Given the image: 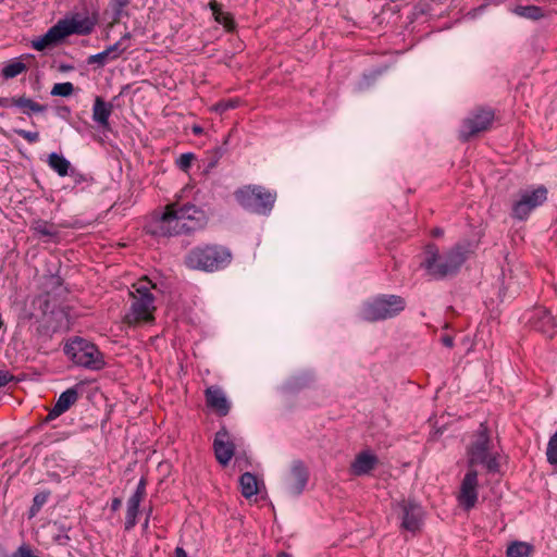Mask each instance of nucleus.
I'll return each mask as SVG.
<instances>
[{
    "instance_id": "nucleus-9",
    "label": "nucleus",
    "mask_w": 557,
    "mask_h": 557,
    "mask_svg": "<svg viewBox=\"0 0 557 557\" xmlns=\"http://www.w3.org/2000/svg\"><path fill=\"white\" fill-rule=\"evenodd\" d=\"M64 354L77 366L100 370L106 362L98 347L87 339L75 337L64 346Z\"/></svg>"
},
{
    "instance_id": "nucleus-24",
    "label": "nucleus",
    "mask_w": 557,
    "mask_h": 557,
    "mask_svg": "<svg viewBox=\"0 0 557 557\" xmlns=\"http://www.w3.org/2000/svg\"><path fill=\"white\" fill-rule=\"evenodd\" d=\"M512 13L532 21H537L544 16L542 9L537 5H517L512 9Z\"/></svg>"
},
{
    "instance_id": "nucleus-36",
    "label": "nucleus",
    "mask_w": 557,
    "mask_h": 557,
    "mask_svg": "<svg viewBox=\"0 0 557 557\" xmlns=\"http://www.w3.org/2000/svg\"><path fill=\"white\" fill-rule=\"evenodd\" d=\"M127 47H122V40H119L114 45L109 46L106 51L108 52L111 60H114L120 57V54L125 51Z\"/></svg>"
},
{
    "instance_id": "nucleus-18",
    "label": "nucleus",
    "mask_w": 557,
    "mask_h": 557,
    "mask_svg": "<svg viewBox=\"0 0 557 557\" xmlns=\"http://www.w3.org/2000/svg\"><path fill=\"white\" fill-rule=\"evenodd\" d=\"M78 400L77 387H71L61 393L53 408L49 411L47 420H53L67 411Z\"/></svg>"
},
{
    "instance_id": "nucleus-17",
    "label": "nucleus",
    "mask_w": 557,
    "mask_h": 557,
    "mask_svg": "<svg viewBox=\"0 0 557 557\" xmlns=\"http://www.w3.org/2000/svg\"><path fill=\"white\" fill-rule=\"evenodd\" d=\"M379 463L377 457L368 451L359 453L350 465V472L354 475L362 476L369 474Z\"/></svg>"
},
{
    "instance_id": "nucleus-46",
    "label": "nucleus",
    "mask_w": 557,
    "mask_h": 557,
    "mask_svg": "<svg viewBox=\"0 0 557 557\" xmlns=\"http://www.w3.org/2000/svg\"><path fill=\"white\" fill-rule=\"evenodd\" d=\"M191 132L194 135L199 136L203 134V128L200 125H193Z\"/></svg>"
},
{
    "instance_id": "nucleus-31",
    "label": "nucleus",
    "mask_w": 557,
    "mask_h": 557,
    "mask_svg": "<svg viewBox=\"0 0 557 557\" xmlns=\"http://www.w3.org/2000/svg\"><path fill=\"white\" fill-rule=\"evenodd\" d=\"M74 91V85L70 82L57 83L53 85L51 96L70 97Z\"/></svg>"
},
{
    "instance_id": "nucleus-23",
    "label": "nucleus",
    "mask_w": 557,
    "mask_h": 557,
    "mask_svg": "<svg viewBox=\"0 0 557 557\" xmlns=\"http://www.w3.org/2000/svg\"><path fill=\"white\" fill-rule=\"evenodd\" d=\"M48 165L60 176H66L71 169L70 161L57 152H51L48 156Z\"/></svg>"
},
{
    "instance_id": "nucleus-41",
    "label": "nucleus",
    "mask_w": 557,
    "mask_h": 557,
    "mask_svg": "<svg viewBox=\"0 0 557 557\" xmlns=\"http://www.w3.org/2000/svg\"><path fill=\"white\" fill-rule=\"evenodd\" d=\"M14 380V375L9 371L0 370V388L5 386L8 383Z\"/></svg>"
},
{
    "instance_id": "nucleus-43",
    "label": "nucleus",
    "mask_w": 557,
    "mask_h": 557,
    "mask_svg": "<svg viewBox=\"0 0 557 557\" xmlns=\"http://www.w3.org/2000/svg\"><path fill=\"white\" fill-rule=\"evenodd\" d=\"M41 507H39L37 504L33 502L30 508H29V517H35L39 511Z\"/></svg>"
},
{
    "instance_id": "nucleus-44",
    "label": "nucleus",
    "mask_w": 557,
    "mask_h": 557,
    "mask_svg": "<svg viewBox=\"0 0 557 557\" xmlns=\"http://www.w3.org/2000/svg\"><path fill=\"white\" fill-rule=\"evenodd\" d=\"M122 505V500L120 498H113L111 503V510L117 511Z\"/></svg>"
},
{
    "instance_id": "nucleus-48",
    "label": "nucleus",
    "mask_w": 557,
    "mask_h": 557,
    "mask_svg": "<svg viewBox=\"0 0 557 557\" xmlns=\"http://www.w3.org/2000/svg\"><path fill=\"white\" fill-rule=\"evenodd\" d=\"M444 234V231L440 227H435L433 231H432V235L435 236V237H440Z\"/></svg>"
},
{
    "instance_id": "nucleus-11",
    "label": "nucleus",
    "mask_w": 557,
    "mask_h": 557,
    "mask_svg": "<svg viewBox=\"0 0 557 557\" xmlns=\"http://www.w3.org/2000/svg\"><path fill=\"white\" fill-rule=\"evenodd\" d=\"M546 199L547 189L544 186L522 193L520 199L512 206V216L518 220H525L530 212L541 206Z\"/></svg>"
},
{
    "instance_id": "nucleus-33",
    "label": "nucleus",
    "mask_w": 557,
    "mask_h": 557,
    "mask_svg": "<svg viewBox=\"0 0 557 557\" xmlns=\"http://www.w3.org/2000/svg\"><path fill=\"white\" fill-rule=\"evenodd\" d=\"M195 159V154L191 152H186L180 156V158L176 160V164L180 168V170L187 172L190 166L191 162Z\"/></svg>"
},
{
    "instance_id": "nucleus-30",
    "label": "nucleus",
    "mask_w": 557,
    "mask_h": 557,
    "mask_svg": "<svg viewBox=\"0 0 557 557\" xmlns=\"http://www.w3.org/2000/svg\"><path fill=\"white\" fill-rule=\"evenodd\" d=\"M546 458L548 463L557 466V431L549 437L546 448Z\"/></svg>"
},
{
    "instance_id": "nucleus-3",
    "label": "nucleus",
    "mask_w": 557,
    "mask_h": 557,
    "mask_svg": "<svg viewBox=\"0 0 557 557\" xmlns=\"http://www.w3.org/2000/svg\"><path fill=\"white\" fill-rule=\"evenodd\" d=\"M233 260L231 250L219 244H201L193 247L184 256V264L189 270L213 273L227 268Z\"/></svg>"
},
{
    "instance_id": "nucleus-51",
    "label": "nucleus",
    "mask_w": 557,
    "mask_h": 557,
    "mask_svg": "<svg viewBox=\"0 0 557 557\" xmlns=\"http://www.w3.org/2000/svg\"><path fill=\"white\" fill-rule=\"evenodd\" d=\"M148 522H149V516L147 517L145 523H144V527H148Z\"/></svg>"
},
{
    "instance_id": "nucleus-38",
    "label": "nucleus",
    "mask_w": 557,
    "mask_h": 557,
    "mask_svg": "<svg viewBox=\"0 0 557 557\" xmlns=\"http://www.w3.org/2000/svg\"><path fill=\"white\" fill-rule=\"evenodd\" d=\"M225 150L222 147L215 148L209 156L208 159V169H213L223 157Z\"/></svg>"
},
{
    "instance_id": "nucleus-37",
    "label": "nucleus",
    "mask_w": 557,
    "mask_h": 557,
    "mask_svg": "<svg viewBox=\"0 0 557 557\" xmlns=\"http://www.w3.org/2000/svg\"><path fill=\"white\" fill-rule=\"evenodd\" d=\"M14 133L18 136L23 137L25 140H27L29 144H35L39 140V133L38 132H29L22 128L14 129Z\"/></svg>"
},
{
    "instance_id": "nucleus-45",
    "label": "nucleus",
    "mask_w": 557,
    "mask_h": 557,
    "mask_svg": "<svg viewBox=\"0 0 557 557\" xmlns=\"http://www.w3.org/2000/svg\"><path fill=\"white\" fill-rule=\"evenodd\" d=\"M174 557H187V553L183 547H176L174 552Z\"/></svg>"
},
{
    "instance_id": "nucleus-1",
    "label": "nucleus",
    "mask_w": 557,
    "mask_h": 557,
    "mask_svg": "<svg viewBox=\"0 0 557 557\" xmlns=\"http://www.w3.org/2000/svg\"><path fill=\"white\" fill-rule=\"evenodd\" d=\"M208 219L203 210L195 205L170 203L161 213H156L147 225L154 237H173L202 230Z\"/></svg>"
},
{
    "instance_id": "nucleus-21",
    "label": "nucleus",
    "mask_w": 557,
    "mask_h": 557,
    "mask_svg": "<svg viewBox=\"0 0 557 557\" xmlns=\"http://www.w3.org/2000/svg\"><path fill=\"white\" fill-rule=\"evenodd\" d=\"M10 107L18 108L23 114H26L28 116L32 115L33 113H42L47 109L46 106L40 104L25 96L12 97Z\"/></svg>"
},
{
    "instance_id": "nucleus-8",
    "label": "nucleus",
    "mask_w": 557,
    "mask_h": 557,
    "mask_svg": "<svg viewBox=\"0 0 557 557\" xmlns=\"http://www.w3.org/2000/svg\"><path fill=\"white\" fill-rule=\"evenodd\" d=\"M234 197L245 210L261 215L269 214L276 200L275 193L260 185H247L238 188L235 190Z\"/></svg>"
},
{
    "instance_id": "nucleus-19",
    "label": "nucleus",
    "mask_w": 557,
    "mask_h": 557,
    "mask_svg": "<svg viewBox=\"0 0 557 557\" xmlns=\"http://www.w3.org/2000/svg\"><path fill=\"white\" fill-rule=\"evenodd\" d=\"M531 324L536 331L547 337H553L556 324L554 317L548 310L543 308L535 309L531 317Z\"/></svg>"
},
{
    "instance_id": "nucleus-2",
    "label": "nucleus",
    "mask_w": 557,
    "mask_h": 557,
    "mask_svg": "<svg viewBox=\"0 0 557 557\" xmlns=\"http://www.w3.org/2000/svg\"><path fill=\"white\" fill-rule=\"evenodd\" d=\"M468 250L462 245H455L444 253H440L434 244H429L424 250L421 267L434 280H443L456 275L467 260Z\"/></svg>"
},
{
    "instance_id": "nucleus-26",
    "label": "nucleus",
    "mask_w": 557,
    "mask_h": 557,
    "mask_svg": "<svg viewBox=\"0 0 557 557\" xmlns=\"http://www.w3.org/2000/svg\"><path fill=\"white\" fill-rule=\"evenodd\" d=\"M139 505H140L139 502L128 498L126 517H125V525H124L126 531L132 530L136 525L137 516L139 512Z\"/></svg>"
},
{
    "instance_id": "nucleus-15",
    "label": "nucleus",
    "mask_w": 557,
    "mask_h": 557,
    "mask_svg": "<svg viewBox=\"0 0 557 557\" xmlns=\"http://www.w3.org/2000/svg\"><path fill=\"white\" fill-rule=\"evenodd\" d=\"M213 449L216 460L222 465L226 466L231 461L235 453V445L230 440L228 432L225 428H222L216 432L213 441Z\"/></svg>"
},
{
    "instance_id": "nucleus-35",
    "label": "nucleus",
    "mask_w": 557,
    "mask_h": 557,
    "mask_svg": "<svg viewBox=\"0 0 557 557\" xmlns=\"http://www.w3.org/2000/svg\"><path fill=\"white\" fill-rule=\"evenodd\" d=\"M146 485H147L146 479L141 478L137 484V487H136L134 494L129 498L141 503V500L146 496Z\"/></svg>"
},
{
    "instance_id": "nucleus-34",
    "label": "nucleus",
    "mask_w": 557,
    "mask_h": 557,
    "mask_svg": "<svg viewBox=\"0 0 557 557\" xmlns=\"http://www.w3.org/2000/svg\"><path fill=\"white\" fill-rule=\"evenodd\" d=\"M132 0H111L110 5L114 13V18L119 20L123 13L124 8H126Z\"/></svg>"
},
{
    "instance_id": "nucleus-14",
    "label": "nucleus",
    "mask_w": 557,
    "mask_h": 557,
    "mask_svg": "<svg viewBox=\"0 0 557 557\" xmlns=\"http://www.w3.org/2000/svg\"><path fill=\"white\" fill-rule=\"evenodd\" d=\"M309 472L307 467L300 460L292 463L289 473L285 478V490L292 496L300 495L308 483Z\"/></svg>"
},
{
    "instance_id": "nucleus-4",
    "label": "nucleus",
    "mask_w": 557,
    "mask_h": 557,
    "mask_svg": "<svg viewBox=\"0 0 557 557\" xmlns=\"http://www.w3.org/2000/svg\"><path fill=\"white\" fill-rule=\"evenodd\" d=\"M95 25L96 21L91 17L75 13L70 17L59 20L44 36L33 40L32 47L37 51H44L47 48L57 46L67 36L89 35L94 30Z\"/></svg>"
},
{
    "instance_id": "nucleus-13",
    "label": "nucleus",
    "mask_w": 557,
    "mask_h": 557,
    "mask_svg": "<svg viewBox=\"0 0 557 557\" xmlns=\"http://www.w3.org/2000/svg\"><path fill=\"white\" fill-rule=\"evenodd\" d=\"M398 507L400 509V527L412 533L419 531L423 522L422 507L412 500H403Z\"/></svg>"
},
{
    "instance_id": "nucleus-6",
    "label": "nucleus",
    "mask_w": 557,
    "mask_h": 557,
    "mask_svg": "<svg viewBox=\"0 0 557 557\" xmlns=\"http://www.w3.org/2000/svg\"><path fill=\"white\" fill-rule=\"evenodd\" d=\"M406 300L399 295H379L366 302L360 309V318L376 322L395 318L406 308Z\"/></svg>"
},
{
    "instance_id": "nucleus-27",
    "label": "nucleus",
    "mask_w": 557,
    "mask_h": 557,
    "mask_svg": "<svg viewBox=\"0 0 557 557\" xmlns=\"http://www.w3.org/2000/svg\"><path fill=\"white\" fill-rule=\"evenodd\" d=\"M532 546L524 542H513L507 548V557H530Z\"/></svg>"
},
{
    "instance_id": "nucleus-22",
    "label": "nucleus",
    "mask_w": 557,
    "mask_h": 557,
    "mask_svg": "<svg viewBox=\"0 0 557 557\" xmlns=\"http://www.w3.org/2000/svg\"><path fill=\"white\" fill-rule=\"evenodd\" d=\"M242 494L245 498H250L258 494V481L255 474L245 472L239 478Z\"/></svg>"
},
{
    "instance_id": "nucleus-50",
    "label": "nucleus",
    "mask_w": 557,
    "mask_h": 557,
    "mask_svg": "<svg viewBox=\"0 0 557 557\" xmlns=\"http://www.w3.org/2000/svg\"><path fill=\"white\" fill-rule=\"evenodd\" d=\"M276 557H290V555H288V554H287V553H285V552H281V553H278V554H277V556H276Z\"/></svg>"
},
{
    "instance_id": "nucleus-25",
    "label": "nucleus",
    "mask_w": 557,
    "mask_h": 557,
    "mask_svg": "<svg viewBox=\"0 0 557 557\" xmlns=\"http://www.w3.org/2000/svg\"><path fill=\"white\" fill-rule=\"evenodd\" d=\"M210 9L219 24H222L227 30H232L234 28L235 23L232 15L223 12L219 3L215 1L210 2Z\"/></svg>"
},
{
    "instance_id": "nucleus-20",
    "label": "nucleus",
    "mask_w": 557,
    "mask_h": 557,
    "mask_svg": "<svg viewBox=\"0 0 557 557\" xmlns=\"http://www.w3.org/2000/svg\"><path fill=\"white\" fill-rule=\"evenodd\" d=\"M113 106L110 102L104 101L100 96H97L92 106V120L101 128L109 131L110 122L109 117L112 114Z\"/></svg>"
},
{
    "instance_id": "nucleus-39",
    "label": "nucleus",
    "mask_w": 557,
    "mask_h": 557,
    "mask_svg": "<svg viewBox=\"0 0 557 557\" xmlns=\"http://www.w3.org/2000/svg\"><path fill=\"white\" fill-rule=\"evenodd\" d=\"M110 59L108 52L106 50L97 53V54H92L88 58L87 62L88 64H99V65H104V63Z\"/></svg>"
},
{
    "instance_id": "nucleus-40",
    "label": "nucleus",
    "mask_w": 557,
    "mask_h": 557,
    "mask_svg": "<svg viewBox=\"0 0 557 557\" xmlns=\"http://www.w3.org/2000/svg\"><path fill=\"white\" fill-rule=\"evenodd\" d=\"M49 496V491L40 492L34 496L33 502L42 508V506L47 503Z\"/></svg>"
},
{
    "instance_id": "nucleus-32",
    "label": "nucleus",
    "mask_w": 557,
    "mask_h": 557,
    "mask_svg": "<svg viewBox=\"0 0 557 557\" xmlns=\"http://www.w3.org/2000/svg\"><path fill=\"white\" fill-rule=\"evenodd\" d=\"M239 104L238 99H227V100H221L214 106V111L218 113H224L231 109L237 108Z\"/></svg>"
},
{
    "instance_id": "nucleus-49",
    "label": "nucleus",
    "mask_w": 557,
    "mask_h": 557,
    "mask_svg": "<svg viewBox=\"0 0 557 557\" xmlns=\"http://www.w3.org/2000/svg\"><path fill=\"white\" fill-rule=\"evenodd\" d=\"M131 39V34L129 33H125L120 40H122V44L125 41V40H128Z\"/></svg>"
},
{
    "instance_id": "nucleus-29",
    "label": "nucleus",
    "mask_w": 557,
    "mask_h": 557,
    "mask_svg": "<svg viewBox=\"0 0 557 557\" xmlns=\"http://www.w3.org/2000/svg\"><path fill=\"white\" fill-rule=\"evenodd\" d=\"M33 230L35 231L36 234H38L39 236H42V237H51L52 238V237L58 236V231L53 226V224H50L46 221L35 222L33 225Z\"/></svg>"
},
{
    "instance_id": "nucleus-12",
    "label": "nucleus",
    "mask_w": 557,
    "mask_h": 557,
    "mask_svg": "<svg viewBox=\"0 0 557 557\" xmlns=\"http://www.w3.org/2000/svg\"><path fill=\"white\" fill-rule=\"evenodd\" d=\"M478 475L479 474L475 469L469 468L461 481L460 490L457 495V500H458L459 505L466 511H469L472 508H474L478 503V498H479Z\"/></svg>"
},
{
    "instance_id": "nucleus-16",
    "label": "nucleus",
    "mask_w": 557,
    "mask_h": 557,
    "mask_svg": "<svg viewBox=\"0 0 557 557\" xmlns=\"http://www.w3.org/2000/svg\"><path fill=\"white\" fill-rule=\"evenodd\" d=\"M205 398L207 406L214 410L219 416H226L230 412L231 405L223 389L218 385L206 388Z\"/></svg>"
},
{
    "instance_id": "nucleus-28",
    "label": "nucleus",
    "mask_w": 557,
    "mask_h": 557,
    "mask_svg": "<svg viewBox=\"0 0 557 557\" xmlns=\"http://www.w3.org/2000/svg\"><path fill=\"white\" fill-rule=\"evenodd\" d=\"M26 70H27V67H26L25 63H23L22 61L15 60V61L10 62L2 69L1 75L5 79H10V78L16 77L17 75L22 74Z\"/></svg>"
},
{
    "instance_id": "nucleus-7",
    "label": "nucleus",
    "mask_w": 557,
    "mask_h": 557,
    "mask_svg": "<svg viewBox=\"0 0 557 557\" xmlns=\"http://www.w3.org/2000/svg\"><path fill=\"white\" fill-rule=\"evenodd\" d=\"M491 448L492 443L487 426L481 423L474 435V441L467 448L468 468L474 469L476 465H484L488 472H498V454L492 453Z\"/></svg>"
},
{
    "instance_id": "nucleus-52",
    "label": "nucleus",
    "mask_w": 557,
    "mask_h": 557,
    "mask_svg": "<svg viewBox=\"0 0 557 557\" xmlns=\"http://www.w3.org/2000/svg\"><path fill=\"white\" fill-rule=\"evenodd\" d=\"M3 0H0V2H2Z\"/></svg>"
},
{
    "instance_id": "nucleus-5",
    "label": "nucleus",
    "mask_w": 557,
    "mask_h": 557,
    "mask_svg": "<svg viewBox=\"0 0 557 557\" xmlns=\"http://www.w3.org/2000/svg\"><path fill=\"white\" fill-rule=\"evenodd\" d=\"M153 287L154 285L146 276L132 285L129 292L132 302L124 317L126 324L137 325L154 321V296L151 293Z\"/></svg>"
},
{
    "instance_id": "nucleus-47",
    "label": "nucleus",
    "mask_w": 557,
    "mask_h": 557,
    "mask_svg": "<svg viewBox=\"0 0 557 557\" xmlns=\"http://www.w3.org/2000/svg\"><path fill=\"white\" fill-rule=\"evenodd\" d=\"M11 106V98H1L0 97V107H10Z\"/></svg>"
},
{
    "instance_id": "nucleus-42",
    "label": "nucleus",
    "mask_w": 557,
    "mask_h": 557,
    "mask_svg": "<svg viewBox=\"0 0 557 557\" xmlns=\"http://www.w3.org/2000/svg\"><path fill=\"white\" fill-rule=\"evenodd\" d=\"M442 343L444 346L451 348L454 346V338L449 335H445L442 337Z\"/></svg>"
},
{
    "instance_id": "nucleus-10",
    "label": "nucleus",
    "mask_w": 557,
    "mask_h": 557,
    "mask_svg": "<svg viewBox=\"0 0 557 557\" xmlns=\"http://www.w3.org/2000/svg\"><path fill=\"white\" fill-rule=\"evenodd\" d=\"M493 121L494 112L492 110H476L463 121L459 131V138L462 141H468L471 137L487 131Z\"/></svg>"
}]
</instances>
